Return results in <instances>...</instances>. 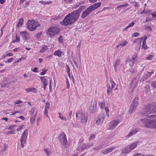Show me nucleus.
<instances>
[{"instance_id":"f257e3e1","label":"nucleus","mask_w":156,"mask_h":156,"mask_svg":"<svg viewBox=\"0 0 156 156\" xmlns=\"http://www.w3.org/2000/svg\"><path fill=\"white\" fill-rule=\"evenodd\" d=\"M141 126L147 127L156 128V119H142L140 120Z\"/></svg>"},{"instance_id":"f03ea898","label":"nucleus","mask_w":156,"mask_h":156,"mask_svg":"<svg viewBox=\"0 0 156 156\" xmlns=\"http://www.w3.org/2000/svg\"><path fill=\"white\" fill-rule=\"evenodd\" d=\"M154 110L151 104L147 105L146 106L144 109H143L142 113L143 114L147 116V119H149L148 118L151 117L156 118V115H149V114L154 113Z\"/></svg>"},{"instance_id":"7ed1b4c3","label":"nucleus","mask_w":156,"mask_h":156,"mask_svg":"<svg viewBox=\"0 0 156 156\" xmlns=\"http://www.w3.org/2000/svg\"><path fill=\"white\" fill-rule=\"evenodd\" d=\"M76 119L79 118L81 119V121L82 123H85L87 120L88 115L87 113H83L82 110H80L77 111L76 112Z\"/></svg>"},{"instance_id":"20e7f679","label":"nucleus","mask_w":156,"mask_h":156,"mask_svg":"<svg viewBox=\"0 0 156 156\" xmlns=\"http://www.w3.org/2000/svg\"><path fill=\"white\" fill-rule=\"evenodd\" d=\"M73 17L70 14H68L64 18L61 23L62 25L67 26L69 24H71L74 23V21L73 19Z\"/></svg>"},{"instance_id":"39448f33","label":"nucleus","mask_w":156,"mask_h":156,"mask_svg":"<svg viewBox=\"0 0 156 156\" xmlns=\"http://www.w3.org/2000/svg\"><path fill=\"white\" fill-rule=\"evenodd\" d=\"M61 30L60 28L56 27H52L48 29L47 33L49 36H53L55 35L58 34Z\"/></svg>"},{"instance_id":"423d86ee","label":"nucleus","mask_w":156,"mask_h":156,"mask_svg":"<svg viewBox=\"0 0 156 156\" xmlns=\"http://www.w3.org/2000/svg\"><path fill=\"white\" fill-rule=\"evenodd\" d=\"M138 98L136 97L133 100L128 111L129 113H131L133 111L135 110L138 105Z\"/></svg>"},{"instance_id":"0eeeda50","label":"nucleus","mask_w":156,"mask_h":156,"mask_svg":"<svg viewBox=\"0 0 156 156\" xmlns=\"http://www.w3.org/2000/svg\"><path fill=\"white\" fill-rule=\"evenodd\" d=\"M147 38V37L146 36L144 37L137 38L134 40L133 42L135 43H138L139 44H141L142 40H143L141 49H146V47L148 48L147 46L146 45V41Z\"/></svg>"},{"instance_id":"6e6552de","label":"nucleus","mask_w":156,"mask_h":156,"mask_svg":"<svg viewBox=\"0 0 156 156\" xmlns=\"http://www.w3.org/2000/svg\"><path fill=\"white\" fill-rule=\"evenodd\" d=\"M58 139L61 144L63 145H66L67 143L66 135L64 133H62L59 135Z\"/></svg>"},{"instance_id":"1a4fd4ad","label":"nucleus","mask_w":156,"mask_h":156,"mask_svg":"<svg viewBox=\"0 0 156 156\" xmlns=\"http://www.w3.org/2000/svg\"><path fill=\"white\" fill-rule=\"evenodd\" d=\"M28 130L27 129H25L20 139L21 146L23 148L24 147V144H25L28 135Z\"/></svg>"},{"instance_id":"9d476101","label":"nucleus","mask_w":156,"mask_h":156,"mask_svg":"<svg viewBox=\"0 0 156 156\" xmlns=\"http://www.w3.org/2000/svg\"><path fill=\"white\" fill-rule=\"evenodd\" d=\"M80 11V10L77 9L76 10H73V11L71 13H69L71 16L73 17V19H74V21H76L78 20L80 15L81 13Z\"/></svg>"},{"instance_id":"9b49d317","label":"nucleus","mask_w":156,"mask_h":156,"mask_svg":"<svg viewBox=\"0 0 156 156\" xmlns=\"http://www.w3.org/2000/svg\"><path fill=\"white\" fill-rule=\"evenodd\" d=\"M115 85V84L114 82L113 81L111 80L110 81V83L107 84V86L108 88L107 93L108 95H109V92L111 93L112 89L114 88Z\"/></svg>"},{"instance_id":"f8f14e48","label":"nucleus","mask_w":156,"mask_h":156,"mask_svg":"<svg viewBox=\"0 0 156 156\" xmlns=\"http://www.w3.org/2000/svg\"><path fill=\"white\" fill-rule=\"evenodd\" d=\"M119 123L118 120H113L111 122L109 125V129L112 130L114 129L118 125Z\"/></svg>"},{"instance_id":"ddd939ff","label":"nucleus","mask_w":156,"mask_h":156,"mask_svg":"<svg viewBox=\"0 0 156 156\" xmlns=\"http://www.w3.org/2000/svg\"><path fill=\"white\" fill-rule=\"evenodd\" d=\"M20 34L24 41H26L27 40H28L30 38L29 33L27 32L26 31L20 32Z\"/></svg>"},{"instance_id":"4468645a","label":"nucleus","mask_w":156,"mask_h":156,"mask_svg":"<svg viewBox=\"0 0 156 156\" xmlns=\"http://www.w3.org/2000/svg\"><path fill=\"white\" fill-rule=\"evenodd\" d=\"M96 102L95 100H92L90 105L89 107V110L90 113L93 112L96 109Z\"/></svg>"},{"instance_id":"2eb2a0df","label":"nucleus","mask_w":156,"mask_h":156,"mask_svg":"<svg viewBox=\"0 0 156 156\" xmlns=\"http://www.w3.org/2000/svg\"><path fill=\"white\" fill-rule=\"evenodd\" d=\"M92 12L89 7L87 8L82 13L81 17L82 19L85 18Z\"/></svg>"},{"instance_id":"dca6fc26","label":"nucleus","mask_w":156,"mask_h":156,"mask_svg":"<svg viewBox=\"0 0 156 156\" xmlns=\"http://www.w3.org/2000/svg\"><path fill=\"white\" fill-rule=\"evenodd\" d=\"M105 118V115L103 113L100 114L98 117V120L96 121V123L98 125H99L103 122Z\"/></svg>"},{"instance_id":"f3484780","label":"nucleus","mask_w":156,"mask_h":156,"mask_svg":"<svg viewBox=\"0 0 156 156\" xmlns=\"http://www.w3.org/2000/svg\"><path fill=\"white\" fill-rule=\"evenodd\" d=\"M138 82V80L136 78H133L130 84V88H134L136 87L137 86Z\"/></svg>"},{"instance_id":"a211bd4d","label":"nucleus","mask_w":156,"mask_h":156,"mask_svg":"<svg viewBox=\"0 0 156 156\" xmlns=\"http://www.w3.org/2000/svg\"><path fill=\"white\" fill-rule=\"evenodd\" d=\"M153 73V72H147L146 74L142 76L140 79L141 81H144L147 80L151 75Z\"/></svg>"},{"instance_id":"6ab92c4d","label":"nucleus","mask_w":156,"mask_h":156,"mask_svg":"<svg viewBox=\"0 0 156 156\" xmlns=\"http://www.w3.org/2000/svg\"><path fill=\"white\" fill-rule=\"evenodd\" d=\"M101 4V2H98L95 3L94 5H90L89 7L92 12L94 10L96 9L98 7H100Z\"/></svg>"},{"instance_id":"aec40b11","label":"nucleus","mask_w":156,"mask_h":156,"mask_svg":"<svg viewBox=\"0 0 156 156\" xmlns=\"http://www.w3.org/2000/svg\"><path fill=\"white\" fill-rule=\"evenodd\" d=\"M115 148V147H112L110 148H106L101 151V153L104 154H107L112 152Z\"/></svg>"},{"instance_id":"412c9836","label":"nucleus","mask_w":156,"mask_h":156,"mask_svg":"<svg viewBox=\"0 0 156 156\" xmlns=\"http://www.w3.org/2000/svg\"><path fill=\"white\" fill-rule=\"evenodd\" d=\"M138 131V129H137L135 128L130 132L129 134L126 136V137L128 138L129 137L135 134Z\"/></svg>"},{"instance_id":"4be33fe9","label":"nucleus","mask_w":156,"mask_h":156,"mask_svg":"<svg viewBox=\"0 0 156 156\" xmlns=\"http://www.w3.org/2000/svg\"><path fill=\"white\" fill-rule=\"evenodd\" d=\"M131 149L129 145H128L122 149V153L123 154L129 153L131 151Z\"/></svg>"},{"instance_id":"5701e85b","label":"nucleus","mask_w":156,"mask_h":156,"mask_svg":"<svg viewBox=\"0 0 156 156\" xmlns=\"http://www.w3.org/2000/svg\"><path fill=\"white\" fill-rule=\"evenodd\" d=\"M120 63V60L119 59H117L115 62L114 64L115 70V72L117 71V68L119 66Z\"/></svg>"},{"instance_id":"b1692460","label":"nucleus","mask_w":156,"mask_h":156,"mask_svg":"<svg viewBox=\"0 0 156 156\" xmlns=\"http://www.w3.org/2000/svg\"><path fill=\"white\" fill-rule=\"evenodd\" d=\"M87 147L85 144H83L82 145L79 146L77 148V150L78 151H82L84 149H87Z\"/></svg>"},{"instance_id":"393cba45","label":"nucleus","mask_w":156,"mask_h":156,"mask_svg":"<svg viewBox=\"0 0 156 156\" xmlns=\"http://www.w3.org/2000/svg\"><path fill=\"white\" fill-rule=\"evenodd\" d=\"M62 53V51H61L60 50L58 49L57 50L54 52V55L55 56H57L58 57H61Z\"/></svg>"},{"instance_id":"a878e982","label":"nucleus","mask_w":156,"mask_h":156,"mask_svg":"<svg viewBox=\"0 0 156 156\" xmlns=\"http://www.w3.org/2000/svg\"><path fill=\"white\" fill-rule=\"evenodd\" d=\"M138 142H134L133 144L129 145L131 151L134 149L137 146V144Z\"/></svg>"},{"instance_id":"bb28decb","label":"nucleus","mask_w":156,"mask_h":156,"mask_svg":"<svg viewBox=\"0 0 156 156\" xmlns=\"http://www.w3.org/2000/svg\"><path fill=\"white\" fill-rule=\"evenodd\" d=\"M126 62H129V64L130 66H133L135 63V62L133 61L131 58L130 59H127L126 60Z\"/></svg>"},{"instance_id":"cd10ccee","label":"nucleus","mask_w":156,"mask_h":156,"mask_svg":"<svg viewBox=\"0 0 156 156\" xmlns=\"http://www.w3.org/2000/svg\"><path fill=\"white\" fill-rule=\"evenodd\" d=\"M45 76H41L40 77V79L41 80V81L43 83H44V84H45V83L48 84V82L46 79H45Z\"/></svg>"},{"instance_id":"c85d7f7f","label":"nucleus","mask_w":156,"mask_h":156,"mask_svg":"<svg viewBox=\"0 0 156 156\" xmlns=\"http://www.w3.org/2000/svg\"><path fill=\"white\" fill-rule=\"evenodd\" d=\"M37 115V113L35 115H33L31 116V117L30 118V121L31 123H33L35 121V117Z\"/></svg>"},{"instance_id":"c756f323","label":"nucleus","mask_w":156,"mask_h":156,"mask_svg":"<svg viewBox=\"0 0 156 156\" xmlns=\"http://www.w3.org/2000/svg\"><path fill=\"white\" fill-rule=\"evenodd\" d=\"M45 153L47 154V156H50L51 154V153L49 149L45 148L44 149Z\"/></svg>"},{"instance_id":"7c9ffc66","label":"nucleus","mask_w":156,"mask_h":156,"mask_svg":"<svg viewBox=\"0 0 156 156\" xmlns=\"http://www.w3.org/2000/svg\"><path fill=\"white\" fill-rule=\"evenodd\" d=\"M137 55L136 54H134L133 55L131 58V59L133 61H134V62L136 61V59L137 58Z\"/></svg>"},{"instance_id":"2f4dec72","label":"nucleus","mask_w":156,"mask_h":156,"mask_svg":"<svg viewBox=\"0 0 156 156\" xmlns=\"http://www.w3.org/2000/svg\"><path fill=\"white\" fill-rule=\"evenodd\" d=\"M127 43V42L126 41H124L123 42H122L121 43L119 44H118V45L116 46V47L118 48L119 46H125L126 45Z\"/></svg>"},{"instance_id":"473e14b6","label":"nucleus","mask_w":156,"mask_h":156,"mask_svg":"<svg viewBox=\"0 0 156 156\" xmlns=\"http://www.w3.org/2000/svg\"><path fill=\"white\" fill-rule=\"evenodd\" d=\"M66 69L68 75L69 77L70 78V68L67 65H66Z\"/></svg>"},{"instance_id":"72a5a7b5","label":"nucleus","mask_w":156,"mask_h":156,"mask_svg":"<svg viewBox=\"0 0 156 156\" xmlns=\"http://www.w3.org/2000/svg\"><path fill=\"white\" fill-rule=\"evenodd\" d=\"M73 112L72 111H70L69 114L68 116L67 117V119L68 120H69L71 119V116L72 115Z\"/></svg>"},{"instance_id":"f704fd0d","label":"nucleus","mask_w":156,"mask_h":156,"mask_svg":"<svg viewBox=\"0 0 156 156\" xmlns=\"http://www.w3.org/2000/svg\"><path fill=\"white\" fill-rule=\"evenodd\" d=\"M20 41V38L17 35L16 36V39L13 41V42H19Z\"/></svg>"},{"instance_id":"c9c22d12","label":"nucleus","mask_w":156,"mask_h":156,"mask_svg":"<svg viewBox=\"0 0 156 156\" xmlns=\"http://www.w3.org/2000/svg\"><path fill=\"white\" fill-rule=\"evenodd\" d=\"M47 69H42V72L40 73V74L41 75H43L46 74V72L47 71Z\"/></svg>"},{"instance_id":"e433bc0d","label":"nucleus","mask_w":156,"mask_h":156,"mask_svg":"<svg viewBox=\"0 0 156 156\" xmlns=\"http://www.w3.org/2000/svg\"><path fill=\"white\" fill-rule=\"evenodd\" d=\"M35 22H34L33 20H31L30 21V20H29L28 21L27 23L30 25H32V26H34V25Z\"/></svg>"},{"instance_id":"4c0bfd02","label":"nucleus","mask_w":156,"mask_h":156,"mask_svg":"<svg viewBox=\"0 0 156 156\" xmlns=\"http://www.w3.org/2000/svg\"><path fill=\"white\" fill-rule=\"evenodd\" d=\"M99 106L101 108H103L105 106V102L103 101L102 103H100Z\"/></svg>"},{"instance_id":"58836bf2","label":"nucleus","mask_w":156,"mask_h":156,"mask_svg":"<svg viewBox=\"0 0 156 156\" xmlns=\"http://www.w3.org/2000/svg\"><path fill=\"white\" fill-rule=\"evenodd\" d=\"M95 137V136L94 134H92L89 138V140H94Z\"/></svg>"},{"instance_id":"ea45409f","label":"nucleus","mask_w":156,"mask_h":156,"mask_svg":"<svg viewBox=\"0 0 156 156\" xmlns=\"http://www.w3.org/2000/svg\"><path fill=\"white\" fill-rule=\"evenodd\" d=\"M151 104L154 110V112H156V103H153Z\"/></svg>"},{"instance_id":"a19ab883","label":"nucleus","mask_w":156,"mask_h":156,"mask_svg":"<svg viewBox=\"0 0 156 156\" xmlns=\"http://www.w3.org/2000/svg\"><path fill=\"white\" fill-rule=\"evenodd\" d=\"M101 145H100L93 148V149L94 150H95L97 151L99 149H101Z\"/></svg>"},{"instance_id":"79ce46f5","label":"nucleus","mask_w":156,"mask_h":156,"mask_svg":"<svg viewBox=\"0 0 156 156\" xmlns=\"http://www.w3.org/2000/svg\"><path fill=\"white\" fill-rule=\"evenodd\" d=\"M86 8V7L85 6H81L80 7L79 9H78V10H80V12H82V10L85 9Z\"/></svg>"},{"instance_id":"37998d69","label":"nucleus","mask_w":156,"mask_h":156,"mask_svg":"<svg viewBox=\"0 0 156 156\" xmlns=\"http://www.w3.org/2000/svg\"><path fill=\"white\" fill-rule=\"evenodd\" d=\"M62 36L60 35L58 38V40L60 43H62L63 42V40L62 39Z\"/></svg>"},{"instance_id":"c03bdc74","label":"nucleus","mask_w":156,"mask_h":156,"mask_svg":"<svg viewBox=\"0 0 156 156\" xmlns=\"http://www.w3.org/2000/svg\"><path fill=\"white\" fill-rule=\"evenodd\" d=\"M127 5H128L127 4H125L122 5H118L117 6V8H121L122 7H126L127 6Z\"/></svg>"},{"instance_id":"a18cd8bd","label":"nucleus","mask_w":156,"mask_h":156,"mask_svg":"<svg viewBox=\"0 0 156 156\" xmlns=\"http://www.w3.org/2000/svg\"><path fill=\"white\" fill-rule=\"evenodd\" d=\"M23 19L22 18H21L19 20L18 23L20 24V26H22L23 24Z\"/></svg>"},{"instance_id":"49530a36","label":"nucleus","mask_w":156,"mask_h":156,"mask_svg":"<svg viewBox=\"0 0 156 156\" xmlns=\"http://www.w3.org/2000/svg\"><path fill=\"white\" fill-rule=\"evenodd\" d=\"M153 57V56L151 55H150L149 56L146 58V60H151L152 59V58Z\"/></svg>"},{"instance_id":"de8ad7c7","label":"nucleus","mask_w":156,"mask_h":156,"mask_svg":"<svg viewBox=\"0 0 156 156\" xmlns=\"http://www.w3.org/2000/svg\"><path fill=\"white\" fill-rule=\"evenodd\" d=\"M23 125L19 126V127L16 129V130L17 131H20L21 129H23Z\"/></svg>"},{"instance_id":"09e8293b","label":"nucleus","mask_w":156,"mask_h":156,"mask_svg":"<svg viewBox=\"0 0 156 156\" xmlns=\"http://www.w3.org/2000/svg\"><path fill=\"white\" fill-rule=\"evenodd\" d=\"M49 107V104L48 103H46V105L45 106L44 109H47V108H48Z\"/></svg>"},{"instance_id":"8fccbe9b","label":"nucleus","mask_w":156,"mask_h":156,"mask_svg":"<svg viewBox=\"0 0 156 156\" xmlns=\"http://www.w3.org/2000/svg\"><path fill=\"white\" fill-rule=\"evenodd\" d=\"M42 34V32L38 33L36 35V38L37 39H39L40 38V36H41V34Z\"/></svg>"},{"instance_id":"3c124183","label":"nucleus","mask_w":156,"mask_h":156,"mask_svg":"<svg viewBox=\"0 0 156 156\" xmlns=\"http://www.w3.org/2000/svg\"><path fill=\"white\" fill-rule=\"evenodd\" d=\"M139 35L140 34L137 32H136L134 33L133 35V36L135 37H138L139 36Z\"/></svg>"},{"instance_id":"603ef678","label":"nucleus","mask_w":156,"mask_h":156,"mask_svg":"<svg viewBox=\"0 0 156 156\" xmlns=\"http://www.w3.org/2000/svg\"><path fill=\"white\" fill-rule=\"evenodd\" d=\"M134 24V22H133L132 23H129V24L128 26H127L129 28V27H130L133 26Z\"/></svg>"},{"instance_id":"864d4df0","label":"nucleus","mask_w":156,"mask_h":156,"mask_svg":"<svg viewBox=\"0 0 156 156\" xmlns=\"http://www.w3.org/2000/svg\"><path fill=\"white\" fill-rule=\"evenodd\" d=\"M23 102V101H20V100H18L17 101H16L15 102V104H20Z\"/></svg>"},{"instance_id":"5fc2aeb1","label":"nucleus","mask_w":156,"mask_h":156,"mask_svg":"<svg viewBox=\"0 0 156 156\" xmlns=\"http://www.w3.org/2000/svg\"><path fill=\"white\" fill-rule=\"evenodd\" d=\"M48 110H47V109H45L44 114L47 117H48Z\"/></svg>"},{"instance_id":"6e6d98bb","label":"nucleus","mask_w":156,"mask_h":156,"mask_svg":"<svg viewBox=\"0 0 156 156\" xmlns=\"http://www.w3.org/2000/svg\"><path fill=\"white\" fill-rule=\"evenodd\" d=\"M34 108H32L31 109V110L29 112V114L30 115L33 114L34 112Z\"/></svg>"},{"instance_id":"4d7b16f0","label":"nucleus","mask_w":156,"mask_h":156,"mask_svg":"<svg viewBox=\"0 0 156 156\" xmlns=\"http://www.w3.org/2000/svg\"><path fill=\"white\" fill-rule=\"evenodd\" d=\"M31 90L32 88H29L26 89V91L28 93L31 92L32 90Z\"/></svg>"},{"instance_id":"13d9d810","label":"nucleus","mask_w":156,"mask_h":156,"mask_svg":"<svg viewBox=\"0 0 156 156\" xmlns=\"http://www.w3.org/2000/svg\"><path fill=\"white\" fill-rule=\"evenodd\" d=\"M36 29V28L35 27H34V26H32V27L30 29V31H32L35 30Z\"/></svg>"},{"instance_id":"bf43d9fd","label":"nucleus","mask_w":156,"mask_h":156,"mask_svg":"<svg viewBox=\"0 0 156 156\" xmlns=\"http://www.w3.org/2000/svg\"><path fill=\"white\" fill-rule=\"evenodd\" d=\"M13 60V58H11L10 59H9L7 60V62L9 63L11 62Z\"/></svg>"},{"instance_id":"052dcab7","label":"nucleus","mask_w":156,"mask_h":156,"mask_svg":"<svg viewBox=\"0 0 156 156\" xmlns=\"http://www.w3.org/2000/svg\"><path fill=\"white\" fill-rule=\"evenodd\" d=\"M20 113V112H18L17 111H15L14 112H12V114H11V115H15L17 113Z\"/></svg>"},{"instance_id":"680f3d73","label":"nucleus","mask_w":156,"mask_h":156,"mask_svg":"<svg viewBox=\"0 0 156 156\" xmlns=\"http://www.w3.org/2000/svg\"><path fill=\"white\" fill-rule=\"evenodd\" d=\"M34 72H38V69L37 67L34 68L33 70Z\"/></svg>"},{"instance_id":"e2e57ef3","label":"nucleus","mask_w":156,"mask_h":156,"mask_svg":"<svg viewBox=\"0 0 156 156\" xmlns=\"http://www.w3.org/2000/svg\"><path fill=\"white\" fill-rule=\"evenodd\" d=\"M27 29L30 31V29H31V27H32V25H30L29 24L27 26Z\"/></svg>"},{"instance_id":"0e129e2a","label":"nucleus","mask_w":156,"mask_h":156,"mask_svg":"<svg viewBox=\"0 0 156 156\" xmlns=\"http://www.w3.org/2000/svg\"><path fill=\"white\" fill-rule=\"evenodd\" d=\"M4 148H3V151H6V148H7V145L6 144H5L4 145Z\"/></svg>"},{"instance_id":"69168bd1","label":"nucleus","mask_w":156,"mask_h":156,"mask_svg":"<svg viewBox=\"0 0 156 156\" xmlns=\"http://www.w3.org/2000/svg\"><path fill=\"white\" fill-rule=\"evenodd\" d=\"M151 86L154 88H156V83H152L151 84Z\"/></svg>"},{"instance_id":"338daca9","label":"nucleus","mask_w":156,"mask_h":156,"mask_svg":"<svg viewBox=\"0 0 156 156\" xmlns=\"http://www.w3.org/2000/svg\"><path fill=\"white\" fill-rule=\"evenodd\" d=\"M105 110L106 113L109 112V110L108 107H106L105 108Z\"/></svg>"},{"instance_id":"774afa93","label":"nucleus","mask_w":156,"mask_h":156,"mask_svg":"<svg viewBox=\"0 0 156 156\" xmlns=\"http://www.w3.org/2000/svg\"><path fill=\"white\" fill-rule=\"evenodd\" d=\"M151 15L153 17H156V12H155L154 13H152L151 14Z\"/></svg>"}]
</instances>
